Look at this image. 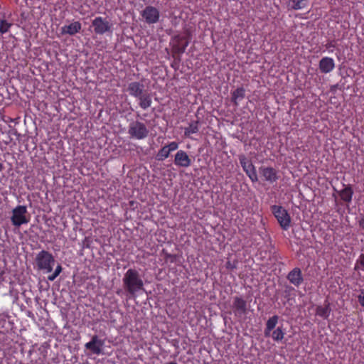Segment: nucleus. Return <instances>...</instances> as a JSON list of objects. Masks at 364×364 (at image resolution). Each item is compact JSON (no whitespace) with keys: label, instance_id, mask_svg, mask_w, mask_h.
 I'll list each match as a JSON object with an SVG mask.
<instances>
[{"label":"nucleus","instance_id":"obj_1","mask_svg":"<svg viewBox=\"0 0 364 364\" xmlns=\"http://www.w3.org/2000/svg\"><path fill=\"white\" fill-rule=\"evenodd\" d=\"M122 282L124 290L132 296L144 289L143 279L136 269H129L124 274Z\"/></svg>","mask_w":364,"mask_h":364},{"label":"nucleus","instance_id":"obj_27","mask_svg":"<svg viewBox=\"0 0 364 364\" xmlns=\"http://www.w3.org/2000/svg\"><path fill=\"white\" fill-rule=\"evenodd\" d=\"M171 152L165 145L159 150L156 159L158 161H164L169 156Z\"/></svg>","mask_w":364,"mask_h":364},{"label":"nucleus","instance_id":"obj_9","mask_svg":"<svg viewBox=\"0 0 364 364\" xmlns=\"http://www.w3.org/2000/svg\"><path fill=\"white\" fill-rule=\"evenodd\" d=\"M141 16L146 23L154 24L159 21L160 11L153 6H147L141 12Z\"/></svg>","mask_w":364,"mask_h":364},{"label":"nucleus","instance_id":"obj_3","mask_svg":"<svg viewBox=\"0 0 364 364\" xmlns=\"http://www.w3.org/2000/svg\"><path fill=\"white\" fill-rule=\"evenodd\" d=\"M128 134L132 139L141 140L149 136V130L144 123L135 120L129 122Z\"/></svg>","mask_w":364,"mask_h":364},{"label":"nucleus","instance_id":"obj_31","mask_svg":"<svg viewBox=\"0 0 364 364\" xmlns=\"http://www.w3.org/2000/svg\"><path fill=\"white\" fill-rule=\"evenodd\" d=\"M358 301L362 307H364V289H360V294L358 295Z\"/></svg>","mask_w":364,"mask_h":364},{"label":"nucleus","instance_id":"obj_14","mask_svg":"<svg viewBox=\"0 0 364 364\" xmlns=\"http://www.w3.org/2000/svg\"><path fill=\"white\" fill-rule=\"evenodd\" d=\"M287 278L291 284L296 287H299L304 282L301 270L299 267H295L291 270Z\"/></svg>","mask_w":364,"mask_h":364},{"label":"nucleus","instance_id":"obj_33","mask_svg":"<svg viewBox=\"0 0 364 364\" xmlns=\"http://www.w3.org/2000/svg\"><path fill=\"white\" fill-rule=\"evenodd\" d=\"M360 227L364 230V216L359 221Z\"/></svg>","mask_w":364,"mask_h":364},{"label":"nucleus","instance_id":"obj_16","mask_svg":"<svg viewBox=\"0 0 364 364\" xmlns=\"http://www.w3.org/2000/svg\"><path fill=\"white\" fill-rule=\"evenodd\" d=\"M82 29V25L79 21H74L69 25H65L61 27L60 31L61 34H69L70 36H74L76 33H79Z\"/></svg>","mask_w":364,"mask_h":364},{"label":"nucleus","instance_id":"obj_10","mask_svg":"<svg viewBox=\"0 0 364 364\" xmlns=\"http://www.w3.org/2000/svg\"><path fill=\"white\" fill-rule=\"evenodd\" d=\"M232 307L236 317H242L248 312L247 301L242 296H235L233 298Z\"/></svg>","mask_w":364,"mask_h":364},{"label":"nucleus","instance_id":"obj_29","mask_svg":"<svg viewBox=\"0 0 364 364\" xmlns=\"http://www.w3.org/2000/svg\"><path fill=\"white\" fill-rule=\"evenodd\" d=\"M237 260L235 259L233 261L228 260L225 263V267L229 271H233L237 268Z\"/></svg>","mask_w":364,"mask_h":364},{"label":"nucleus","instance_id":"obj_13","mask_svg":"<svg viewBox=\"0 0 364 364\" xmlns=\"http://www.w3.org/2000/svg\"><path fill=\"white\" fill-rule=\"evenodd\" d=\"M259 170L264 180L269 183H274L279 179L278 171L273 167L261 166Z\"/></svg>","mask_w":364,"mask_h":364},{"label":"nucleus","instance_id":"obj_7","mask_svg":"<svg viewBox=\"0 0 364 364\" xmlns=\"http://www.w3.org/2000/svg\"><path fill=\"white\" fill-rule=\"evenodd\" d=\"M92 26L94 32L97 35H104L106 33H112V23L106 18L98 16L92 21Z\"/></svg>","mask_w":364,"mask_h":364},{"label":"nucleus","instance_id":"obj_18","mask_svg":"<svg viewBox=\"0 0 364 364\" xmlns=\"http://www.w3.org/2000/svg\"><path fill=\"white\" fill-rule=\"evenodd\" d=\"M245 97V90L243 87L235 89L231 93V101L235 107L239 105V102Z\"/></svg>","mask_w":364,"mask_h":364},{"label":"nucleus","instance_id":"obj_12","mask_svg":"<svg viewBox=\"0 0 364 364\" xmlns=\"http://www.w3.org/2000/svg\"><path fill=\"white\" fill-rule=\"evenodd\" d=\"M174 164L179 168H188L192 164V160L184 150H178L173 160Z\"/></svg>","mask_w":364,"mask_h":364},{"label":"nucleus","instance_id":"obj_20","mask_svg":"<svg viewBox=\"0 0 364 364\" xmlns=\"http://www.w3.org/2000/svg\"><path fill=\"white\" fill-rule=\"evenodd\" d=\"M309 0H289L287 6L291 10H301L307 7Z\"/></svg>","mask_w":364,"mask_h":364},{"label":"nucleus","instance_id":"obj_5","mask_svg":"<svg viewBox=\"0 0 364 364\" xmlns=\"http://www.w3.org/2000/svg\"><path fill=\"white\" fill-rule=\"evenodd\" d=\"M189 44L186 36L176 35L171 38L170 46L171 47L172 56L182 55Z\"/></svg>","mask_w":364,"mask_h":364},{"label":"nucleus","instance_id":"obj_8","mask_svg":"<svg viewBox=\"0 0 364 364\" xmlns=\"http://www.w3.org/2000/svg\"><path fill=\"white\" fill-rule=\"evenodd\" d=\"M239 160L243 171L248 176L252 182L257 181L258 177L256 172V168L252 161L248 159L244 154L239 156Z\"/></svg>","mask_w":364,"mask_h":364},{"label":"nucleus","instance_id":"obj_35","mask_svg":"<svg viewBox=\"0 0 364 364\" xmlns=\"http://www.w3.org/2000/svg\"><path fill=\"white\" fill-rule=\"evenodd\" d=\"M4 166L2 164L0 163V172L3 170Z\"/></svg>","mask_w":364,"mask_h":364},{"label":"nucleus","instance_id":"obj_19","mask_svg":"<svg viewBox=\"0 0 364 364\" xmlns=\"http://www.w3.org/2000/svg\"><path fill=\"white\" fill-rule=\"evenodd\" d=\"M330 303L327 301H325L323 306L318 305L316 309V314L323 319H328L331 314Z\"/></svg>","mask_w":364,"mask_h":364},{"label":"nucleus","instance_id":"obj_25","mask_svg":"<svg viewBox=\"0 0 364 364\" xmlns=\"http://www.w3.org/2000/svg\"><path fill=\"white\" fill-rule=\"evenodd\" d=\"M285 331L282 326H279L277 328L272 331L270 336L274 341L279 342L284 338Z\"/></svg>","mask_w":364,"mask_h":364},{"label":"nucleus","instance_id":"obj_26","mask_svg":"<svg viewBox=\"0 0 364 364\" xmlns=\"http://www.w3.org/2000/svg\"><path fill=\"white\" fill-rule=\"evenodd\" d=\"M12 23H9L8 21L5 18V15H1L0 16V33L4 34L7 33L11 27L12 26Z\"/></svg>","mask_w":364,"mask_h":364},{"label":"nucleus","instance_id":"obj_23","mask_svg":"<svg viewBox=\"0 0 364 364\" xmlns=\"http://www.w3.org/2000/svg\"><path fill=\"white\" fill-rule=\"evenodd\" d=\"M199 131V121L194 120L189 123L188 126L184 129V135L191 137L193 134H196Z\"/></svg>","mask_w":364,"mask_h":364},{"label":"nucleus","instance_id":"obj_22","mask_svg":"<svg viewBox=\"0 0 364 364\" xmlns=\"http://www.w3.org/2000/svg\"><path fill=\"white\" fill-rule=\"evenodd\" d=\"M139 100V105L143 109H146L149 107H151L152 103V100L151 95L145 92L143 95H141L139 97L137 98Z\"/></svg>","mask_w":364,"mask_h":364},{"label":"nucleus","instance_id":"obj_32","mask_svg":"<svg viewBox=\"0 0 364 364\" xmlns=\"http://www.w3.org/2000/svg\"><path fill=\"white\" fill-rule=\"evenodd\" d=\"M359 262L360 265L364 268V254L360 255Z\"/></svg>","mask_w":364,"mask_h":364},{"label":"nucleus","instance_id":"obj_24","mask_svg":"<svg viewBox=\"0 0 364 364\" xmlns=\"http://www.w3.org/2000/svg\"><path fill=\"white\" fill-rule=\"evenodd\" d=\"M339 195L344 202L350 203L352 200L353 191L351 186L348 185L339 192Z\"/></svg>","mask_w":364,"mask_h":364},{"label":"nucleus","instance_id":"obj_6","mask_svg":"<svg viewBox=\"0 0 364 364\" xmlns=\"http://www.w3.org/2000/svg\"><path fill=\"white\" fill-rule=\"evenodd\" d=\"M27 208L24 205H18L12 210V216L11 218L12 224L14 226L19 227L23 224H26L29 220L26 218Z\"/></svg>","mask_w":364,"mask_h":364},{"label":"nucleus","instance_id":"obj_2","mask_svg":"<svg viewBox=\"0 0 364 364\" xmlns=\"http://www.w3.org/2000/svg\"><path fill=\"white\" fill-rule=\"evenodd\" d=\"M55 260L53 255L46 250L40 251L36 256L35 263L38 270L45 273L53 271Z\"/></svg>","mask_w":364,"mask_h":364},{"label":"nucleus","instance_id":"obj_4","mask_svg":"<svg viewBox=\"0 0 364 364\" xmlns=\"http://www.w3.org/2000/svg\"><path fill=\"white\" fill-rule=\"evenodd\" d=\"M271 211L281 228L284 230H287L290 228L291 222V218L288 211L282 206L277 205H272Z\"/></svg>","mask_w":364,"mask_h":364},{"label":"nucleus","instance_id":"obj_28","mask_svg":"<svg viewBox=\"0 0 364 364\" xmlns=\"http://www.w3.org/2000/svg\"><path fill=\"white\" fill-rule=\"evenodd\" d=\"M62 270V266L60 264H58L53 273L48 277V279L50 282L54 281L57 278V277H58L59 274L61 273Z\"/></svg>","mask_w":364,"mask_h":364},{"label":"nucleus","instance_id":"obj_34","mask_svg":"<svg viewBox=\"0 0 364 364\" xmlns=\"http://www.w3.org/2000/svg\"><path fill=\"white\" fill-rule=\"evenodd\" d=\"M165 364H177V363L175 362V361H171V362H169V363H166Z\"/></svg>","mask_w":364,"mask_h":364},{"label":"nucleus","instance_id":"obj_30","mask_svg":"<svg viewBox=\"0 0 364 364\" xmlns=\"http://www.w3.org/2000/svg\"><path fill=\"white\" fill-rule=\"evenodd\" d=\"M170 152L174 151L178 148V143L176 141H171L168 144L166 145Z\"/></svg>","mask_w":364,"mask_h":364},{"label":"nucleus","instance_id":"obj_15","mask_svg":"<svg viewBox=\"0 0 364 364\" xmlns=\"http://www.w3.org/2000/svg\"><path fill=\"white\" fill-rule=\"evenodd\" d=\"M127 92L131 96L138 98L146 91L144 90V85L142 83L139 82H132L128 85Z\"/></svg>","mask_w":364,"mask_h":364},{"label":"nucleus","instance_id":"obj_11","mask_svg":"<svg viewBox=\"0 0 364 364\" xmlns=\"http://www.w3.org/2000/svg\"><path fill=\"white\" fill-rule=\"evenodd\" d=\"M104 345L105 341L99 338L97 335H94L90 341L85 343V347L93 354L99 355L102 353V347Z\"/></svg>","mask_w":364,"mask_h":364},{"label":"nucleus","instance_id":"obj_21","mask_svg":"<svg viewBox=\"0 0 364 364\" xmlns=\"http://www.w3.org/2000/svg\"><path fill=\"white\" fill-rule=\"evenodd\" d=\"M278 320L279 316L277 315H274L272 317L269 318L266 323V327L264 328V336L266 337L270 336L272 331H273L275 328L278 323Z\"/></svg>","mask_w":364,"mask_h":364},{"label":"nucleus","instance_id":"obj_17","mask_svg":"<svg viewBox=\"0 0 364 364\" xmlns=\"http://www.w3.org/2000/svg\"><path fill=\"white\" fill-rule=\"evenodd\" d=\"M334 68V60L331 58L324 57L319 62V69L323 73H328L332 71Z\"/></svg>","mask_w":364,"mask_h":364}]
</instances>
